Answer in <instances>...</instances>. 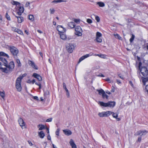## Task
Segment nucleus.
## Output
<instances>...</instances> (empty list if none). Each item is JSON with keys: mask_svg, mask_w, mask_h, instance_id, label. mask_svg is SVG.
Instances as JSON below:
<instances>
[{"mask_svg": "<svg viewBox=\"0 0 148 148\" xmlns=\"http://www.w3.org/2000/svg\"><path fill=\"white\" fill-rule=\"evenodd\" d=\"M30 3L29 2H27L25 4V6L26 7H27L29 6V5Z\"/></svg>", "mask_w": 148, "mask_h": 148, "instance_id": "5fc2aeb1", "label": "nucleus"}, {"mask_svg": "<svg viewBox=\"0 0 148 148\" xmlns=\"http://www.w3.org/2000/svg\"><path fill=\"white\" fill-rule=\"evenodd\" d=\"M38 136L41 138H43L45 136V134L42 131H41L38 133Z\"/></svg>", "mask_w": 148, "mask_h": 148, "instance_id": "aec40b11", "label": "nucleus"}, {"mask_svg": "<svg viewBox=\"0 0 148 148\" xmlns=\"http://www.w3.org/2000/svg\"><path fill=\"white\" fill-rule=\"evenodd\" d=\"M5 17L8 20H10V16L8 14V13L6 12L5 14Z\"/></svg>", "mask_w": 148, "mask_h": 148, "instance_id": "e433bc0d", "label": "nucleus"}, {"mask_svg": "<svg viewBox=\"0 0 148 148\" xmlns=\"http://www.w3.org/2000/svg\"><path fill=\"white\" fill-rule=\"evenodd\" d=\"M106 55L104 54H100V57L102 58L105 59L106 58Z\"/></svg>", "mask_w": 148, "mask_h": 148, "instance_id": "ea45409f", "label": "nucleus"}, {"mask_svg": "<svg viewBox=\"0 0 148 148\" xmlns=\"http://www.w3.org/2000/svg\"><path fill=\"white\" fill-rule=\"evenodd\" d=\"M113 112L111 111H107L106 112H99L98 115L100 117H108L112 114Z\"/></svg>", "mask_w": 148, "mask_h": 148, "instance_id": "423d86ee", "label": "nucleus"}, {"mask_svg": "<svg viewBox=\"0 0 148 148\" xmlns=\"http://www.w3.org/2000/svg\"><path fill=\"white\" fill-rule=\"evenodd\" d=\"M98 76L101 77H104V76L102 74H100L98 75Z\"/></svg>", "mask_w": 148, "mask_h": 148, "instance_id": "680f3d73", "label": "nucleus"}, {"mask_svg": "<svg viewBox=\"0 0 148 148\" xmlns=\"http://www.w3.org/2000/svg\"><path fill=\"white\" fill-rule=\"evenodd\" d=\"M141 64H142L141 62H139V63L138 67H139V69H140V66H141Z\"/></svg>", "mask_w": 148, "mask_h": 148, "instance_id": "0e129e2a", "label": "nucleus"}, {"mask_svg": "<svg viewBox=\"0 0 148 148\" xmlns=\"http://www.w3.org/2000/svg\"><path fill=\"white\" fill-rule=\"evenodd\" d=\"M13 30L14 32H16V31L18 29L15 28V27H13Z\"/></svg>", "mask_w": 148, "mask_h": 148, "instance_id": "4d7b16f0", "label": "nucleus"}, {"mask_svg": "<svg viewBox=\"0 0 148 148\" xmlns=\"http://www.w3.org/2000/svg\"><path fill=\"white\" fill-rule=\"evenodd\" d=\"M97 4L101 7H103L105 6V4L103 2H99L97 3Z\"/></svg>", "mask_w": 148, "mask_h": 148, "instance_id": "393cba45", "label": "nucleus"}, {"mask_svg": "<svg viewBox=\"0 0 148 148\" xmlns=\"http://www.w3.org/2000/svg\"><path fill=\"white\" fill-rule=\"evenodd\" d=\"M23 76L22 75L18 77L16 81L15 86L18 92L21 90L22 87L21 85V80L23 78Z\"/></svg>", "mask_w": 148, "mask_h": 148, "instance_id": "f03ea898", "label": "nucleus"}, {"mask_svg": "<svg viewBox=\"0 0 148 148\" xmlns=\"http://www.w3.org/2000/svg\"><path fill=\"white\" fill-rule=\"evenodd\" d=\"M97 91H98L99 94L100 95L104 94L105 91L102 89L100 90H97Z\"/></svg>", "mask_w": 148, "mask_h": 148, "instance_id": "4be33fe9", "label": "nucleus"}, {"mask_svg": "<svg viewBox=\"0 0 148 148\" xmlns=\"http://www.w3.org/2000/svg\"><path fill=\"white\" fill-rule=\"evenodd\" d=\"M18 122L19 124L22 127L25 125V123L24 122L22 118H19V119L18 120Z\"/></svg>", "mask_w": 148, "mask_h": 148, "instance_id": "2eb2a0df", "label": "nucleus"}, {"mask_svg": "<svg viewBox=\"0 0 148 148\" xmlns=\"http://www.w3.org/2000/svg\"><path fill=\"white\" fill-rule=\"evenodd\" d=\"M112 114V116L114 118H116V117H118V114H116V113H114L113 112Z\"/></svg>", "mask_w": 148, "mask_h": 148, "instance_id": "4c0bfd02", "label": "nucleus"}, {"mask_svg": "<svg viewBox=\"0 0 148 148\" xmlns=\"http://www.w3.org/2000/svg\"><path fill=\"white\" fill-rule=\"evenodd\" d=\"M70 144L72 148H76V146L74 143V142L73 140L71 139L70 142Z\"/></svg>", "mask_w": 148, "mask_h": 148, "instance_id": "6ab92c4d", "label": "nucleus"}, {"mask_svg": "<svg viewBox=\"0 0 148 148\" xmlns=\"http://www.w3.org/2000/svg\"><path fill=\"white\" fill-rule=\"evenodd\" d=\"M5 66L6 67V68H3L0 67V69L3 72L8 73L12 71L14 67V64L13 61H11L8 64L7 63L6 65Z\"/></svg>", "mask_w": 148, "mask_h": 148, "instance_id": "f257e3e1", "label": "nucleus"}, {"mask_svg": "<svg viewBox=\"0 0 148 148\" xmlns=\"http://www.w3.org/2000/svg\"><path fill=\"white\" fill-rule=\"evenodd\" d=\"M52 118H50L47 119L46 121V122H51L52 121Z\"/></svg>", "mask_w": 148, "mask_h": 148, "instance_id": "de8ad7c7", "label": "nucleus"}, {"mask_svg": "<svg viewBox=\"0 0 148 148\" xmlns=\"http://www.w3.org/2000/svg\"><path fill=\"white\" fill-rule=\"evenodd\" d=\"M63 131L64 134L67 136H69L72 134L71 132L69 130H63Z\"/></svg>", "mask_w": 148, "mask_h": 148, "instance_id": "dca6fc26", "label": "nucleus"}, {"mask_svg": "<svg viewBox=\"0 0 148 148\" xmlns=\"http://www.w3.org/2000/svg\"><path fill=\"white\" fill-rule=\"evenodd\" d=\"M34 69L37 70L38 69V68L37 66L35 64H34L33 65V66L32 67Z\"/></svg>", "mask_w": 148, "mask_h": 148, "instance_id": "8fccbe9b", "label": "nucleus"}, {"mask_svg": "<svg viewBox=\"0 0 148 148\" xmlns=\"http://www.w3.org/2000/svg\"><path fill=\"white\" fill-rule=\"evenodd\" d=\"M135 36L134 35L132 34L131 38L130 39V42H132L134 39Z\"/></svg>", "mask_w": 148, "mask_h": 148, "instance_id": "72a5a7b5", "label": "nucleus"}, {"mask_svg": "<svg viewBox=\"0 0 148 148\" xmlns=\"http://www.w3.org/2000/svg\"><path fill=\"white\" fill-rule=\"evenodd\" d=\"M93 53H90L89 54H86L84 56H82L79 58L78 62L79 63L84 60L85 58L93 55Z\"/></svg>", "mask_w": 148, "mask_h": 148, "instance_id": "9d476101", "label": "nucleus"}, {"mask_svg": "<svg viewBox=\"0 0 148 148\" xmlns=\"http://www.w3.org/2000/svg\"><path fill=\"white\" fill-rule=\"evenodd\" d=\"M102 96L103 98H106L107 99H108V95H107L105 93V92H104V94H103L102 95Z\"/></svg>", "mask_w": 148, "mask_h": 148, "instance_id": "2f4dec72", "label": "nucleus"}, {"mask_svg": "<svg viewBox=\"0 0 148 148\" xmlns=\"http://www.w3.org/2000/svg\"><path fill=\"white\" fill-rule=\"evenodd\" d=\"M99 103L101 106L112 108L115 106L116 102L114 101H109L107 103H105L102 101H99Z\"/></svg>", "mask_w": 148, "mask_h": 148, "instance_id": "7ed1b4c3", "label": "nucleus"}, {"mask_svg": "<svg viewBox=\"0 0 148 148\" xmlns=\"http://www.w3.org/2000/svg\"><path fill=\"white\" fill-rule=\"evenodd\" d=\"M60 34V38L61 39L63 40H69L71 39L69 38H67L66 36V35L63 34V33L62 34Z\"/></svg>", "mask_w": 148, "mask_h": 148, "instance_id": "4468645a", "label": "nucleus"}, {"mask_svg": "<svg viewBox=\"0 0 148 148\" xmlns=\"http://www.w3.org/2000/svg\"><path fill=\"white\" fill-rule=\"evenodd\" d=\"M111 91L112 92H114V88L113 86H112V89Z\"/></svg>", "mask_w": 148, "mask_h": 148, "instance_id": "052dcab7", "label": "nucleus"}, {"mask_svg": "<svg viewBox=\"0 0 148 148\" xmlns=\"http://www.w3.org/2000/svg\"><path fill=\"white\" fill-rule=\"evenodd\" d=\"M17 14L19 15L18 16H21V15L22 14V13L21 12H20L19 11H18L16 12Z\"/></svg>", "mask_w": 148, "mask_h": 148, "instance_id": "603ef678", "label": "nucleus"}, {"mask_svg": "<svg viewBox=\"0 0 148 148\" xmlns=\"http://www.w3.org/2000/svg\"><path fill=\"white\" fill-rule=\"evenodd\" d=\"M140 71L144 77H148V70L145 67H143L140 69Z\"/></svg>", "mask_w": 148, "mask_h": 148, "instance_id": "6e6552de", "label": "nucleus"}, {"mask_svg": "<svg viewBox=\"0 0 148 148\" xmlns=\"http://www.w3.org/2000/svg\"><path fill=\"white\" fill-rule=\"evenodd\" d=\"M74 21L75 22L78 23L80 22V19H75Z\"/></svg>", "mask_w": 148, "mask_h": 148, "instance_id": "a18cd8bd", "label": "nucleus"}, {"mask_svg": "<svg viewBox=\"0 0 148 148\" xmlns=\"http://www.w3.org/2000/svg\"><path fill=\"white\" fill-rule=\"evenodd\" d=\"M18 11L20 12L23 13L24 11V9L23 7H20L19 8Z\"/></svg>", "mask_w": 148, "mask_h": 148, "instance_id": "473e14b6", "label": "nucleus"}, {"mask_svg": "<svg viewBox=\"0 0 148 148\" xmlns=\"http://www.w3.org/2000/svg\"><path fill=\"white\" fill-rule=\"evenodd\" d=\"M12 5H18L20 4V3L19 2L15 1H13L12 2Z\"/></svg>", "mask_w": 148, "mask_h": 148, "instance_id": "c85d7f7f", "label": "nucleus"}, {"mask_svg": "<svg viewBox=\"0 0 148 148\" xmlns=\"http://www.w3.org/2000/svg\"><path fill=\"white\" fill-rule=\"evenodd\" d=\"M148 132L146 130L141 131L140 130L136 132L137 135H145Z\"/></svg>", "mask_w": 148, "mask_h": 148, "instance_id": "9b49d317", "label": "nucleus"}, {"mask_svg": "<svg viewBox=\"0 0 148 148\" xmlns=\"http://www.w3.org/2000/svg\"><path fill=\"white\" fill-rule=\"evenodd\" d=\"M114 35L115 38H118L119 40H122V38L118 34H114Z\"/></svg>", "mask_w": 148, "mask_h": 148, "instance_id": "cd10ccee", "label": "nucleus"}, {"mask_svg": "<svg viewBox=\"0 0 148 148\" xmlns=\"http://www.w3.org/2000/svg\"><path fill=\"white\" fill-rule=\"evenodd\" d=\"M34 99L38 100V98L37 96H34L33 97Z\"/></svg>", "mask_w": 148, "mask_h": 148, "instance_id": "864d4df0", "label": "nucleus"}, {"mask_svg": "<svg viewBox=\"0 0 148 148\" xmlns=\"http://www.w3.org/2000/svg\"><path fill=\"white\" fill-rule=\"evenodd\" d=\"M5 56L8 58H9V56L6 53L3 52H0V56Z\"/></svg>", "mask_w": 148, "mask_h": 148, "instance_id": "412c9836", "label": "nucleus"}, {"mask_svg": "<svg viewBox=\"0 0 148 148\" xmlns=\"http://www.w3.org/2000/svg\"><path fill=\"white\" fill-rule=\"evenodd\" d=\"M75 34L76 35L79 36H82V30L80 26H76L75 28Z\"/></svg>", "mask_w": 148, "mask_h": 148, "instance_id": "0eeeda50", "label": "nucleus"}, {"mask_svg": "<svg viewBox=\"0 0 148 148\" xmlns=\"http://www.w3.org/2000/svg\"><path fill=\"white\" fill-rule=\"evenodd\" d=\"M95 19L98 22H99L100 21V18L98 16H96L95 17Z\"/></svg>", "mask_w": 148, "mask_h": 148, "instance_id": "37998d69", "label": "nucleus"}, {"mask_svg": "<svg viewBox=\"0 0 148 148\" xmlns=\"http://www.w3.org/2000/svg\"><path fill=\"white\" fill-rule=\"evenodd\" d=\"M57 29L58 31L59 34H62L65 32L66 31V29L63 27L61 25H58L57 27Z\"/></svg>", "mask_w": 148, "mask_h": 148, "instance_id": "1a4fd4ad", "label": "nucleus"}, {"mask_svg": "<svg viewBox=\"0 0 148 148\" xmlns=\"http://www.w3.org/2000/svg\"><path fill=\"white\" fill-rule=\"evenodd\" d=\"M27 82L28 83H29V84H31V83H32V81L31 80H30V79H29L27 81Z\"/></svg>", "mask_w": 148, "mask_h": 148, "instance_id": "774afa93", "label": "nucleus"}, {"mask_svg": "<svg viewBox=\"0 0 148 148\" xmlns=\"http://www.w3.org/2000/svg\"><path fill=\"white\" fill-rule=\"evenodd\" d=\"M52 3H58V0H54L52 2Z\"/></svg>", "mask_w": 148, "mask_h": 148, "instance_id": "bf43d9fd", "label": "nucleus"}, {"mask_svg": "<svg viewBox=\"0 0 148 148\" xmlns=\"http://www.w3.org/2000/svg\"><path fill=\"white\" fill-rule=\"evenodd\" d=\"M68 25V26L71 28H74L75 26V23L73 22H71L69 23Z\"/></svg>", "mask_w": 148, "mask_h": 148, "instance_id": "a211bd4d", "label": "nucleus"}, {"mask_svg": "<svg viewBox=\"0 0 148 148\" xmlns=\"http://www.w3.org/2000/svg\"><path fill=\"white\" fill-rule=\"evenodd\" d=\"M0 95L1 97L3 99L5 97V92L4 91L0 92Z\"/></svg>", "mask_w": 148, "mask_h": 148, "instance_id": "a878e982", "label": "nucleus"}, {"mask_svg": "<svg viewBox=\"0 0 148 148\" xmlns=\"http://www.w3.org/2000/svg\"><path fill=\"white\" fill-rule=\"evenodd\" d=\"M106 81H108L109 83H110L111 82L110 81V79L108 78H107L106 79Z\"/></svg>", "mask_w": 148, "mask_h": 148, "instance_id": "338daca9", "label": "nucleus"}, {"mask_svg": "<svg viewBox=\"0 0 148 148\" xmlns=\"http://www.w3.org/2000/svg\"><path fill=\"white\" fill-rule=\"evenodd\" d=\"M0 60L3 63L4 66H6L8 63L6 59L2 56H0Z\"/></svg>", "mask_w": 148, "mask_h": 148, "instance_id": "f3484780", "label": "nucleus"}, {"mask_svg": "<svg viewBox=\"0 0 148 148\" xmlns=\"http://www.w3.org/2000/svg\"><path fill=\"white\" fill-rule=\"evenodd\" d=\"M74 44L71 43L67 44L66 46V49L69 53H72L74 49Z\"/></svg>", "mask_w": 148, "mask_h": 148, "instance_id": "39448f33", "label": "nucleus"}, {"mask_svg": "<svg viewBox=\"0 0 148 148\" xmlns=\"http://www.w3.org/2000/svg\"><path fill=\"white\" fill-rule=\"evenodd\" d=\"M16 61L17 63V66L18 67H21V64L20 60L18 59H16Z\"/></svg>", "mask_w": 148, "mask_h": 148, "instance_id": "5701e85b", "label": "nucleus"}, {"mask_svg": "<svg viewBox=\"0 0 148 148\" xmlns=\"http://www.w3.org/2000/svg\"><path fill=\"white\" fill-rule=\"evenodd\" d=\"M86 21L89 24H91L92 22V20L91 19L89 18H88L87 19Z\"/></svg>", "mask_w": 148, "mask_h": 148, "instance_id": "a19ab883", "label": "nucleus"}, {"mask_svg": "<svg viewBox=\"0 0 148 148\" xmlns=\"http://www.w3.org/2000/svg\"><path fill=\"white\" fill-rule=\"evenodd\" d=\"M58 3H60L62 2H66V1H64L62 0H58Z\"/></svg>", "mask_w": 148, "mask_h": 148, "instance_id": "6e6d98bb", "label": "nucleus"}, {"mask_svg": "<svg viewBox=\"0 0 148 148\" xmlns=\"http://www.w3.org/2000/svg\"><path fill=\"white\" fill-rule=\"evenodd\" d=\"M145 89L146 90L147 92V93H148V84L146 86Z\"/></svg>", "mask_w": 148, "mask_h": 148, "instance_id": "13d9d810", "label": "nucleus"}, {"mask_svg": "<svg viewBox=\"0 0 148 148\" xmlns=\"http://www.w3.org/2000/svg\"><path fill=\"white\" fill-rule=\"evenodd\" d=\"M118 76L121 78V79H124V78L123 77V76L122 75H121V74H118Z\"/></svg>", "mask_w": 148, "mask_h": 148, "instance_id": "3c124183", "label": "nucleus"}, {"mask_svg": "<svg viewBox=\"0 0 148 148\" xmlns=\"http://www.w3.org/2000/svg\"><path fill=\"white\" fill-rule=\"evenodd\" d=\"M65 90L66 92V95L67 96V97H69V93L68 89H66V90Z\"/></svg>", "mask_w": 148, "mask_h": 148, "instance_id": "49530a36", "label": "nucleus"}, {"mask_svg": "<svg viewBox=\"0 0 148 148\" xmlns=\"http://www.w3.org/2000/svg\"><path fill=\"white\" fill-rule=\"evenodd\" d=\"M8 48L12 54L14 56H17L18 53V49L13 46H8Z\"/></svg>", "mask_w": 148, "mask_h": 148, "instance_id": "20e7f679", "label": "nucleus"}, {"mask_svg": "<svg viewBox=\"0 0 148 148\" xmlns=\"http://www.w3.org/2000/svg\"><path fill=\"white\" fill-rule=\"evenodd\" d=\"M63 85L64 89L65 90H66V89H67L66 88V85L64 83H63Z\"/></svg>", "mask_w": 148, "mask_h": 148, "instance_id": "09e8293b", "label": "nucleus"}, {"mask_svg": "<svg viewBox=\"0 0 148 148\" xmlns=\"http://www.w3.org/2000/svg\"><path fill=\"white\" fill-rule=\"evenodd\" d=\"M13 14L14 16H15V17L17 18V21L18 23H21L23 21L24 19L23 17L21 16H16L14 14Z\"/></svg>", "mask_w": 148, "mask_h": 148, "instance_id": "f8f14e48", "label": "nucleus"}, {"mask_svg": "<svg viewBox=\"0 0 148 148\" xmlns=\"http://www.w3.org/2000/svg\"><path fill=\"white\" fill-rule=\"evenodd\" d=\"M29 19L32 21H33L34 20V17L33 15H29L28 16Z\"/></svg>", "mask_w": 148, "mask_h": 148, "instance_id": "bb28decb", "label": "nucleus"}, {"mask_svg": "<svg viewBox=\"0 0 148 148\" xmlns=\"http://www.w3.org/2000/svg\"><path fill=\"white\" fill-rule=\"evenodd\" d=\"M96 39L97 42H102V39L101 38H100V37H96Z\"/></svg>", "mask_w": 148, "mask_h": 148, "instance_id": "c9c22d12", "label": "nucleus"}, {"mask_svg": "<svg viewBox=\"0 0 148 148\" xmlns=\"http://www.w3.org/2000/svg\"><path fill=\"white\" fill-rule=\"evenodd\" d=\"M28 63L30 65L32 66V67L35 64L34 63L33 61L30 60L29 61Z\"/></svg>", "mask_w": 148, "mask_h": 148, "instance_id": "7c9ffc66", "label": "nucleus"}, {"mask_svg": "<svg viewBox=\"0 0 148 148\" xmlns=\"http://www.w3.org/2000/svg\"><path fill=\"white\" fill-rule=\"evenodd\" d=\"M96 37H100L102 36V34L99 32H97L96 33Z\"/></svg>", "mask_w": 148, "mask_h": 148, "instance_id": "f704fd0d", "label": "nucleus"}, {"mask_svg": "<svg viewBox=\"0 0 148 148\" xmlns=\"http://www.w3.org/2000/svg\"><path fill=\"white\" fill-rule=\"evenodd\" d=\"M33 76L37 78L40 81L42 80L41 77L39 75L36 73H34L33 74Z\"/></svg>", "mask_w": 148, "mask_h": 148, "instance_id": "ddd939ff", "label": "nucleus"}, {"mask_svg": "<svg viewBox=\"0 0 148 148\" xmlns=\"http://www.w3.org/2000/svg\"><path fill=\"white\" fill-rule=\"evenodd\" d=\"M40 126V127H39V130H42L44 129L45 128V127L44 125H40V124L39 125H38V127H39Z\"/></svg>", "mask_w": 148, "mask_h": 148, "instance_id": "b1692460", "label": "nucleus"}, {"mask_svg": "<svg viewBox=\"0 0 148 148\" xmlns=\"http://www.w3.org/2000/svg\"><path fill=\"white\" fill-rule=\"evenodd\" d=\"M50 11L51 14H53L55 12V10L53 8H51L50 9Z\"/></svg>", "mask_w": 148, "mask_h": 148, "instance_id": "79ce46f5", "label": "nucleus"}, {"mask_svg": "<svg viewBox=\"0 0 148 148\" xmlns=\"http://www.w3.org/2000/svg\"><path fill=\"white\" fill-rule=\"evenodd\" d=\"M18 34H23V32L20 29H18L16 31V32Z\"/></svg>", "mask_w": 148, "mask_h": 148, "instance_id": "58836bf2", "label": "nucleus"}, {"mask_svg": "<svg viewBox=\"0 0 148 148\" xmlns=\"http://www.w3.org/2000/svg\"><path fill=\"white\" fill-rule=\"evenodd\" d=\"M59 131H60V129H58L56 132V135L57 136H59Z\"/></svg>", "mask_w": 148, "mask_h": 148, "instance_id": "c03bdc74", "label": "nucleus"}, {"mask_svg": "<svg viewBox=\"0 0 148 148\" xmlns=\"http://www.w3.org/2000/svg\"><path fill=\"white\" fill-rule=\"evenodd\" d=\"M116 82H117V83H118V84H121V82L118 79L116 80Z\"/></svg>", "mask_w": 148, "mask_h": 148, "instance_id": "69168bd1", "label": "nucleus"}, {"mask_svg": "<svg viewBox=\"0 0 148 148\" xmlns=\"http://www.w3.org/2000/svg\"><path fill=\"white\" fill-rule=\"evenodd\" d=\"M47 139L48 140H51V136H50L49 134V135L48 136Z\"/></svg>", "mask_w": 148, "mask_h": 148, "instance_id": "e2e57ef3", "label": "nucleus"}, {"mask_svg": "<svg viewBox=\"0 0 148 148\" xmlns=\"http://www.w3.org/2000/svg\"><path fill=\"white\" fill-rule=\"evenodd\" d=\"M147 77L144 78L143 80V82L144 84V85H145V83L148 81V77Z\"/></svg>", "mask_w": 148, "mask_h": 148, "instance_id": "c756f323", "label": "nucleus"}]
</instances>
